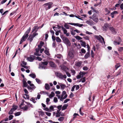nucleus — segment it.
<instances>
[{
    "instance_id": "nucleus-1",
    "label": "nucleus",
    "mask_w": 123,
    "mask_h": 123,
    "mask_svg": "<svg viewBox=\"0 0 123 123\" xmlns=\"http://www.w3.org/2000/svg\"><path fill=\"white\" fill-rule=\"evenodd\" d=\"M53 3L52 2H50L44 4L43 6H44L46 10L52 7Z\"/></svg>"
},
{
    "instance_id": "nucleus-2",
    "label": "nucleus",
    "mask_w": 123,
    "mask_h": 123,
    "mask_svg": "<svg viewBox=\"0 0 123 123\" xmlns=\"http://www.w3.org/2000/svg\"><path fill=\"white\" fill-rule=\"evenodd\" d=\"M55 74L58 77L62 79L64 78L65 79L67 77V76L65 74L63 75L62 74L60 73L57 72Z\"/></svg>"
},
{
    "instance_id": "nucleus-3",
    "label": "nucleus",
    "mask_w": 123,
    "mask_h": 123,
    "mask_svg": "<svg viewBox=\"0 0 123 123\" xmlns=\"http://www.w3.org/2000/svg\"><path fill=\"white\" fill-rule=\"evenodd\" d=\"M89 18L92 19L93 21L96 23H97L98 20L97 15L96 13H94L92 16L91 17H90Z\"/></svg>"
},
{
    "instance_id": "nucleus-4",
    "label": "nucleus",
    "mask_w": 123,
    "mask_h": 123,
    "mask_svg": "<svg viewBox=\"0 0 123 123\" xmlns=\"http://www.w3.org/2000/svg\"><path fill=\"white\" fill-rule=\"evenodd\" d=\"M63 41L64 43L66 44L67 46H70L71 43L70 41L67 37H65L63 38Z\"/></svg>"
},
{
    "instance_id": "nucleus-5",
    "label": "nucleus",
    "mask_w": 123,
    "mask_h": 123,
    "mask_svg": "<svg viewBox=\"0 0 123 123\" xmlns=\"http://www.w3.org/2000/svg\"><path fill=\"white\" fill-rule=\"evenodd\" d=\"M36 58V56L33 55H30L29 57H28L27 58V60L28 61L31 62H33L34 60Z\"/></svg>"
},
{
    "instance_id": "nucleus-6",
    "label": "nucleus",
    "mask_w": 123,
    "mask_h": 123,
    "mask_svg": "<svg viewBox=\"0 0 123 123\" xmlns=\"http://www.w3.org/2000/svg\"><path fill=\"white\" fill-rule=\"evenodd\" d=\"M109 26V24L108 23H106L104 25V26L103 27V31H107L108 29V28L110 27Z\"/></svg>"
},
{
    "instance_id": "nucleus-7",
    "label": "nucleus",
    "mask_w": 123,
    "mask_h": 123,
    "mask_svg": "<svg viewBox=\"0 0 123 123\" xmlns=\"http://www.w3.org/2000/svg\"><path fill=\"white\" fill-rule=\"evenodd\" d=\"M68 56L70 59H72L74 58V55L72 51H70L68 53Z\"/></svg>"
},
{
    "instance_id": "nucleus-8",
    "label": "nucleus",
    "mask_w": 123,
    "mask_h": 123,
    "mask_svg": "<svg viewBox=\"0 0 123 123\" xmlns=\"http://www.w3.org/2000/svg\"><path fill=\"white\" fill-rule=\"evenodd\" d=\"M50 66L54 68H56V65L54 62L52 61H50L49 62Z\"/></svg>"
},
{
    "instance_id": "nucleus-9",
    "label": "nucleus",
    "mask_w": 123,
    "mask_h": 123,
    "mask_svg": "<svg viewBox=\"0 0 123 123\" xmlns=\"http://www.w3.org/2000/svg\"><path fill=\"white\" fill-rule=\"evenodd\" d=\"M86 23L87 24L91 26L94 25V23L92 21L90 20L87 21L86 22Z\"/></svg>"
},
{
    "instance_id": "nucleus-10",
    "label": "nucleus",
    "mask_w": 123,
    "mask_h": 123,
    "mask_svg": "<svg viewBox=\"0 0 123 123\" xmlns=\"http://www.w3.org/2000/svg\"><path fill=\"white\" fill-rule=\"evenodd\" d=\"M75 63V65L76 66L80 67L81 66L82 62L81 61H79L78 62H76Z\"/></svg>"
},
{
    "instance_id": "nucleus-11",
    "label": "nucleus",
    "mask_w": 123,
    "mask_h": 123,
    "mask_svg": "<svg viewBox=\"0 0 123 123\" xmlns=\"http://www.w3.org/2000/svg\"><path fill=\"white\" fill-rule=\"evenodd\" d=\"M69 24L71 25H74V26H78L79 27H81L83 25V24H79L78 23H69Z\"/></svg>"
},
{
    "instance_id": "nucleus-12",
    "label": "nucleus",
    "mask_w": 123,
    "mask_h": 123,
    "mask_svg": "<svg viewBox=\"0 0 123 123\" xmlns=\"http://www.w3.org/2000/svg\"><path fill=\"white\" fill-rule=\"evenodd\" d=\"M61 67L62 70H63L65 71L68 69V68L66 66L63 65H61Z\"/></svg>"
},
{
    "instance_id": "nucleus-13",
    "label": "nucleus",
    "mask_w": 123,
    "mask_h": 123,
    "mask_svg": "<svg viewBox=\"0 0 123 123\" xmlns=\"http://www.w3.org/2000/svg\"><path fill=\"white\" fill-rule=\"evenodd\" d=\"M110 30L112 32V33L116 34L117 32L115 31V29L113 27H110L109 28Z\"/></svg>"
},
{
    "instance_id": "nucleus-14",
    "label": "nucleus",
    "mask_w": 123,
    "mask_h": 123,
    "mask_svg": "<svg viewBox=\"0 0 123 123\" xmlns=\"http://www.w3.org/2000/svg\"><path fill=\"white\" fill-rule=\"evenodd\" d=\"M80 42L81 43V46L85 47L86 46V42L82 40H80Z\"/></svg>"
},
{
    "instance_id": "nucleus-15",
    "label": "nucleus",
    "mask_w": 123,
    "mask_h": 123,
    "mask_svg": "<svg viewBox=\"0 0 123 123\" xmlns=\"http://www.w3.org/2000/svg\"><path fill=\"white\" fill-rule=\"evenodd\" d=\"M28 36V35L27 34H25L23 36L21 39L23 40L24 41H25L26 40Z\"/></svg>"
},
{
    "instance_id": "nucleus-16",
    "label": "nucleus",
    "mask_w": 123,
    "mask_h": 123,
    "mask_svg": "<svg viewBox=\"0 0 123 123\" xmlns=\"http://www.w3.org/2000/svg\"><path fill=\"white\" fill-rule=\"evenodd\" d=\"M90 56V51H88L84 56V58L86 59H87Z\"/></svg>"
},
{
    "instance_id": "nucleus-17",
    "label": "nucleus",
    "mask_w": 123,
    "mask_h": 123,
    "mask_svg": "<svg viewBox=\"0 0 123 123\" xmlns=\"http://www.w3.org/2000/svg\"><path fill=\"white\" fill-rule=\"evenodd\" d=\"M28 108V106L25 105L24 107L21 108V109H22L24 111H27Z\"/></svg>"
},
{
    "instance_id": "nucleus-18",
    "label": "nucleus",
    "mask_w": 123,
    "mask_h": 123,
    "mask_svg": "<svg viewBox=\"0 0 123 123\" xmlns=\"http://www.w3.org/2000/svg\"><path fill=\"white\" fill-rule=\"evenodd\" d=\"M61 86V89L62 90H64L65 88L66 87V85L64 84H59Z\"/></svg>"
},
{
    "instance_id": "nucleus-19",
    "label": "nucleus",
    "mask_w": 123,
    "mask_h": 123,
    "mask_svg": "<svg viewBox=\"0 0 123 123\" xmlns=\"http://www.w3.org/2000/svg\"><path fill=\"white\" fill-rule=\"evenodd\" d=\"M60 111L57 110L55 116L56 117H59L60 116L61 112H60Z\"/></svg>"
},
{
    "instance_id": "nucleus-20",
    "label": "nucleus",
    "mask_w": 123,
    "mask_h": 123,
    "mask_svg": "<svg viewBox=\"0 0 123 123\" xmlns=\"http://www.w3.org/2000/svg\"><path fill=\"white\" fill-rule=\"evenodd\" d=\"M37 26H34L32 28V32H33L34 31H35V32L36 33L39 29L37 28L36 27H37Z\"/></svg>"
},
{
    "instance_id": "nucleus-21",
    "label": "nucleus",
    "mask_w": 123,
    "mask_h": 123,
    "mask_svg": "<svg viewBox=\"0 0 123 123\" xmlns=\"http://www.w3.org/2000/svg\"><path fill=\"white\" fill-rule=\"evenodd\" d=\"M39 67L40 68H41L42 69H45L46 68V66L43 64L42 63H40L39 65Z\"/></svg>"
},
{
    "instance_id": "nucleus-22",
    "label": "nucleus",
    "mask_w": 123,
    "mask_h": 123,
    "mask_svg": "<svg viewBox=\"0 0 123 123\" xmlns=\"http://www.w3.org/2000/svg\"><path fill=\"white\" fill-rule=\"evenodd\" d=\"M68 106V105L67 104H65L62 107V110H63L66 109Z\"/></svg>"
},
{
    "instance_id": "nucleus-23",
    "label": "nucleus",
    "mask_w": 123,
    "mask_h": 123,
    "mask_svg": "<svg viewBox=\"0 0 123 123\" xmlns=\"http://www.w3.org/2000/svg\"><path fill=\"white\" fill-rule=\"evenodd\" d=\"M57 26L58 27V28H57V27H55V26H53V29H54V31H56L55 30H57V28H58V29H60L61 28H62V27H63V26H59V25H57Z\"/></svg>"
},
{
    "instance_id": "nucleus-24",
    "label": "nucleus",
    "mask_w": 123,
    "mask_h": 123,
    "mask_svg": "<svg viewBox=\"0 0 123 123\" xmlns=\"http://www.w3.org/2000/svg\"><path fill=\"white\" fill-rule=\"evenodd\" d=\"M45 88L46 90H48L49 89L50 87L49 85L48 84L46 83L45 84Z\"/></svg>"
},
{
    "instance_id": "nucleus-25",
    "label": "nucleus",
    "mask_w": 123,
    "mask_h": 123,
    "mask_svg": "<svg viewBox=\"0 0 123 123\" xmlns=\"http://www.w3.org/2000/svg\"><path fill=\"white\" fill-rule=\"evenodd\" d=\"M44 53L47 55L49 56L50 55L49 51V49L48 50L46 49L44 51Z\"/></svg>"
},
{
    "instance_id": "nucleus-26",
    "label": "nucleus",
    "mask_w": 123,
    "mask_h": 123,
    "mask_svg": "<svg viewBox=\"0 0 123 123\" xmlns=\"http://www.w3.org/2000/svg\"><path fill=\"white\" fill-rule=\"evenodd\" d=\"M86 74V73L84 71H80L79 73V74L80 75H81L82 78L83 77V76L84 75Z\"/></svg>"
},
{
    "instance_id": "nucleus-27",
    "label": "nucleus",
    "mask_w": 123,
    "mask_h": 123,
    "mask_svg": "<svg viewBox=\"0 0 123 123\" xmlns=\"http://www.w3.org/2000/svg\"><path fill=\"white\" fill-rule=\"evenodd\" d=\"M55 95L54 93L53 92H52L51 94H50L49 96V97L50 98H51L52 97H54Z\"/></svg>"
},
{
    "instance_id": "nucleus-28",
    "label": "nucleus",
    "mask_w": 123,
    "mask_h": 123,
    "mask_svg": "<svg viewBox=\"0 0 123 123\" xmlns=\"http://www.w3.org/2000/svg\"><path fill=\"white\" fill-rule=\"evenodd\" d=\"M33 38L31 36H30L28 37L27 40L30 41V43L33 40Z\"/></svg>"
},
{
    "instance_id": "nucleus-29",
    "label": "nucleus",
    "mask_w": 123,
    "mask_h": 123,
    "mask_svg": "<svg viewBox=\"0 0 123 123\" xmlns=\"http://www.w3.org/2000/svg\"><path fill=\"white\" fill-rule=\"evenodd\" d=\"M95 37L98 40L100 41L101 43H102L101 39L100 37L98 36H95Z\"/></svg>"
},
{
    "instance_id": "nucleus-30",
    "label": "nucleus",
    "mask_w": 123,
    "mask_h": 123,
    "mask_svg": "<svg viewBox=\"0 0 123 123\" xmlns=\"http://www.w3.org/2000/svg\"><path fill=\"white\" fill-rule=\"evenodd\" d=\"M120 66V65L119 63H117V64L115 66V70H117V68L119 67Z\"/></svg>"
},
{
    "instance_id": "nucleus-31",
    "label": "nucleus",
    "mask_w": 123,
    "mask_h": 123,
    "mask_svg": "<svg viewBox=\"0 0 123 123\" xmlns=\"http://www.w3.org/2000/svg\"><path fill=\"white\" fill-rule=\"evenodd\" d=\"M23 82V87H27L28 86V84L26 81H25L24 80Z\"/></svg>"
},
{
    "instance_id": "nucleus-32",
    "label": "nucleus",
    "mask_w": 123,
    "mask_h": 123,
    "mask_svg": "<svg viewBox=\"0 0 123 123\" xmlns=\"http://www.w3.org/2000/svg\"><path fill=\"white\" fill-rule=\"evenodd\" d=\"M90 118L92 120L94 121L95 120V118H94V116L92 115H90L89 116Z\"/></svg>"
},
{
    "instance_id": "nucleus-33",
    "label": "nucleus",
    "mask_w": 123,
    "mask_h": 123,
    "mask_svg": "<svg viewBox=\"0 0 123 123\" xmlns=\"http://www.w3.org/2000/svg\"><path fill=\"white\" fill-rule=\"evenodd\" d=\"M105 12L107 13L105 14V15H108L110 12V11L108 10V9L106 8L105 9Z\"/></svg>"
},
{
    "instance_id": "nucleus-34",
    "label": "nucleus",
    "mask_w": 123,
    "mask_h": 123,
    "mask_svg": "<svg viewBox=\"0 0 123 123\" xmlns=\"http://www.w3.org/2000/svg\"><path fill=\"white\" fill-rule=\"evenodd\" d=\"M29 75L33 78L34 79L36 77V75L35 74L33 73L30 74Z\"/></svg>"
},
{
    "instance_id": "nucleus-35",
    "label": "nucleus",
    "mask_w": 123,
    "mask_h": 123,
    "mask_svg": "<svg viewBox=\"0 0 123 123\" xmlns=\"http://www.w3.org/2000/svg\"><path fill=\"white\" fill-rule=\"evenodd\" d=\"M13 108L11 109V110L13 112L14 111H15L17 109L18 106H13L12 107Z\"/></svg>"
},
{
    "instance_id": "nucleus-36",
    "label": "nucleus",
    "mask_w": 123,
    "mask_h": 123,
    "mask_svg": "<svg viewBox=\"0 0 123 123\" xmlns=\"http://www.w3.org/2000/svg\"><path fill=\"white\" fill-rule=\"evenodd\" d=\"M31 30V27H29V28L25 32V34H27L28 35L29 34V33L30 31Z\"/></svg>"
},
{
    "instance_id": "nucleus-37",
    "label": "nucleus",
    "mask_w": 123,
    "mask_h": 123,
    "mask_svg": "<svg viewBox=\"0 0 123 123\" xmlns=\"http://www.w3.org/2000/svg\"><path fill=\"white\" fill-rule=\"evenodd\" d=\"M81 81L82 83H84L86 81V77H84V78H81L79 82Z\"/></svg>"
},
{
    "instance_id": "nucleus-38",
    "label": "nucleus",
    "mask_w": 123,
    "mask_h": 123,
    "mask_svg": "<svg viewBox=\"0 0 123 123\" xmlns=\"http://www.w3.org/2000/svg\"><path fill=\"white\" fill-rule=\"evenodd\" d=\"M91 8L92 10L94 12H95L96 13H99V12L98 10H97L95 9L94 8L92 7H91Z\"/></svg>"
},
{
    "instance_id": "nucleus-39",
    "label": "nucleus",
    "mask_w": 123,
    "mask_h": 123,
    "mask_svg": "<svg viewBox=\"0 0 123 123\" xmlns=\"http://www.w3.org/2000/svg\"><path fill=\"white\" fill-rule=\"evenodd\" d=\"M62 30L63 31L64 33V34H66L67 32V31L66 29L63 27H62Z\"/></svg>"
},
{
    "instance_id": "nucleus-40",
    "label": "nucleus",
    "mask_w": 123,
    "mask_h": 123,
    "mask_svg": "<svg viewBox=\"0 0 123 123\" xmlns=\"http://www.w3.org/2000/svg\"><path fill=\"white\" fill-rule=\"evenodd\" d=\"M56 41L57 42H61V40L58 37H56Z\"/></svg>"
},
{
    "instance_id": "nucleus-41",
    "label": "nucleus",
    "mask_w": 123,
    "mask_h": 123,
    "mask_svg": "<svg viewBox=\"0 0 123 123\" xmlns=\"http://www.w3.org/2000/svg\"><path fill=\"white\" fill-rule=\"evenodd\" d=\"M38 35V33H37L35 32L32 35H31V36L33 38H34L37 35Z\"/></svg>"
},
{
    "instance_id": "nucleus-42",
    "label": "nucleus",
    "mask_w": 123,
    "mask_h": 123,
    "mask_svg": "<svg viewBox=\"0 0 123 123\" xmlns=\"http://www.w3.org/2000/svg\"><path fill=\"white\" fill-rule=\"evenodd\" d=\"M71 34L73 35L74 36L75 34V30H73L71 31Z\"/></svg>"
},
{
    "instance_id": "nucleus-43",
    "label": "nucleus",
    "mask_w": 123,
    "mask_h": 123,
    "mask_svg": "<svg viewBox=\"0 0 123 123\" xmlns=\"http://www.w3.org/2000/svg\"><path fill=\"white\" fill-rule=\"evenodd\" d=\"M64 119V117H60L58 120L60 121H63Z\"/></svg>"
},
{
    "instance_id": "nucleus-44",
    "label": "nucleus",
    "mask_w": 123,
    "mask_h": 123,
    "mask_svg": "<svg viewBox=\"0 0 123 123\" xmlns=\"http://www.w3.org/2000/svg\"><path fill=\"white\" fill-rule=\"evenodd\" d=\"M41 63H42L44 65L46 66L48 65V62L47 61H45L43 62H41Z\"/></svg>"
},
{
    "instance_id": "nucleus-45",
    "label": "nucleus",
    "mask_w": 123,
    "mask_h": 123,
    "mask_svg": "<svg viewBox=\"0 0 123 123\" xmlns=\"http://www.w3.org/2000/svg\"><path fill=\"white\" fill-rule=\"evenodd\" d=\"M121 70L120 69L117 72V74L116 75V76H117L118 75H119L121 74Z\"/></svg>"
},
{
    "instance_id": "nucleus-46",
    "label": "nucleus",
    "mask_w": 123,
    "mask_h": 123,
    "mask_svg": "<svg viewBox=\"0 0 123 123\" xmlns=\"http://www.w3.org/2000/svg\"><path fill=\"white\" fill-rule=\"evenodd\" d=\"M21 112H18L16 113H15L14 114V115L15 116H18L20 115L21 114Z\"/></svg>"
},
{
    "instance_id": "nucleus-47",
    "label": "nucleus",
    "mask_w": 123,
    "mask_h": 123,
    "mask_svg": "<svg viewBox=\"0 0 123 123\" xmlns=\"http://www.w3.org/2000/svg\"><path fill=\"white\" fill-rule=\"evenodd\" d=\"M67 96H67V94H66V95H65L64 96V97L63 98H61L60 99V100L61 101H63V99H65L67 98Z\"/></svg>"
},
{
    "instance_id": "nucleus-48",
    "label": "nucleus",
    "mask_w": 123,
    "mask_h": 123,
    "mask_svg": "<svg viewBox=\"0 0 123 123\" xmlns=\"http://www.w3.org/2000/svg\"><path fill=\"white\" fill-rule=\"evenodd\" d=\"M30 101H32L33 103H35L36 102L35 100V98H32L30 99Z\"/></svg>"
},
{
    "instance_id": "nucleus-49",
    "label": "nucleus",
    "mask_w": 123,
    "mask_h": 123,
    "mask_svg": "<svg viewBox=\"0 0 123 123\" xmlns=\"http://www.w3.org/2000/svg\"><path fill=\"white\" fill-rule=\"evenodd\" d=\"M75 38L77 39L80 40V39H82V38L81 37H80L79 36H77L75 37Z\"/></svg>"
},
{
    "instance_id": "nucleus-50",
    "label": "nucleus",
    "mask_w": 123,
    "mask_h": 123,
    "mask_svg": "<svg viewBox=\"0 0 123 123\" xmlns=\"http://www.w3.org/2000/svg\"><path fill=\"white\" fill-rule=\"evenodd\" d=\"M27 87V88L29 90L34 89V88L33 87H31L29 86H28Z\"/></svg>"
},
{
    "instance_id": "nucleus-51",
    "label": "nucleus",
    "mask_w": 123,
    "mask_h": 123,
    "mask_svg": "<svg viewBox=\"0 0 123 123\" xmlns=\"http://www.w3.org/2000/svg\"><path fill=\"white\" fill-rule=\"evenodd\" d=\"M25 103L27 105H28L29 106H30V107L31 108H33V106L32 104L28 102H25Z\"/></svg>"
},
{
    "instance_id": "nucleus-52",
    "label": "nucleus",
    "mask_w": 123,
    "mask_h": 123,
    "mask_svg": "<svg viewBox=\"0 0 123 123\" xmlns=\"http://www.w3.org/2000/svg\"><path fill=\"white\" fill-rule=\"evenodd\" d=\"M62 106V105H60L59 106H58L57 107L58 109V110L60 111L61 109Z\"/></svg>"
},
{
    "instance_id": "nucleus-53",
    "label": "nucleus",
    "mask_w": 123,
    "mask_h": 123,
    "mask_svg": "<svg viewBox=\"0 0 123 123\" xmlns=\"http://www.w3.org/2000/svg\"><path fill=\"white\" fill-rule=\"evenodd\" d=\"M64 26L67 29H69V25H67L66 24H65L64 25Z\"/></svg>"
},
{
    "instance_id": "nucleus-54",
    "label": "nucleus",
    "mask_w": 123,
    "mask_h": 123,
    "mask_svg": "<svg viewBox=\"0 0 123 123\" xmlns=\"http://www.w3.org/2000/svg\"><path fill=\"white\" fill-rule=\"evenodd\" d=\"M56 57L60 59L62 57V56L61 54H59L57 55Z\"/></svg>"
},
{
    "instance_id": "nucleus-55",
    "label": "nucleus",
    "mask_w": 123,
    "mask_h": 123,
    "mask_svg": "<svg viewBox=\"0 0 123 123\" xmlns=\"http://www.w3.org/2000/svg\"><path fill=\"white\" fill-rule=\"evenodd\" d=\"M21 65L22 67L25 68H26V69H28V68H29L28 67H30V66H26L23 65L22 64H21Z\"/></svg>"
},
{
    "instance_id": "nucleus-56",
    "label": "nucleus",
    "mask_w": 123,
    "mask_h": 123,
    "mask_svg": "<svg viewBox=\"0 0 123 123\" xmlns=\"http://www.w3.org/2000/svg\"><path fill=\"white\" fill-rule=\"evenodd\" d=\"M13 117V115H10L9 117V120H10L12 119Z\"/></svg>"
},
{
    "instance_id": "nucleus-57",
    "label": "nucleus",
    "mask_w": 123,
    "mask_h": 123,
    "mask_svg": "<svg viewBox=\"0 0 123 123\" xmlns=\"http://www.w3.org/2000/svg\"><path fill=\"white\" fill-rule=\"evenodd\" d=\"M26 96V97L25 98V96H23V97L25 99H26V98H27L28 99H29V96L27 95V94H25Z\"/></svg>"
},
{
    "instance_id": "nucleus-58",
    "label": "nucleus",
    "mask_w": 123,
    "mask_h": 123,
    "mask_svg": "<svg viewBox=\"0 0 123 123\" xmlns=\"http://www.w3.org/2000/svg\"><path fill=\"white\" fill-rule=\"evenodd\" d=\"M40 114L42 116H43L44 114V112L42 111H41L39 112Z\"/></svg>"
},
{
    "instance_id": "nucleus-59",
    "label": "nucleus",
    "mask_w": 123,
    "mask_h": 123,
    "mask_svg": "<svg viewBox=\"0 0 123 123\" xmlns=\"http://www.w3.org/2000/svg\"><path fill=\"white\" fill-rule=\"evenodd\" d=\"M91 56L93 58L94 57V53L93 52L92 50H91Z\"/></svg>"
},
{
    "instance_id": "nucleus-60",
    "label": "nucleus",
    "mask_w": 123,
    "mask_h": 123,
    "mask_svg": "<svg viewBox=\"0 0 123 123\" xmlns=\"http://www.w3.org/2000/svg\"><path fill=\"white\" fill-rule=\"evenodd\" d=\"M54 101L55 103H56L58 101V100L57 98L56 97H55L54 98Z\"/></svg>"
},
{
    "instance_id": "nucleus-61",
    "label": "nucleus",
    "mask_w": 123,
    "mask_h": 123,
    "mask_svg": "<svg viewBox=\"0 0 123 123\" xmlns=\"http://www.w3.org/2000/svg\"><path fill=\"white\" fill-rule=\"evenodd\" d=\"M43 25H44V24H43L41 26H38V25H37V27H36V28H37V29L41 28H42L43 27Z\"/></svg>"
},
{
    "instance_id": "nucleus-62",
    "label": "nucleus",
    "mask_w": 123,
    "mask_h": 123,
    "mask_svg": "<svg viewBox=\"0 0 123 123\" xmlns=\"http://www.w3.org/2000/svg\"><path fill=\"white\" fill-rule=\"evenodd\" d=\"M49 110H50H50L52 111H54V108L53 107V106H50L49 108Z\"/></svg>"
},
{
    "instance_id": "nucleus-63",
    "label": "nucleus",
    "mask_w": 123,
    "mask_h": 123,
    "mask_svg": "<svg viewBox=\"0 0 123 123\" xmlns=\"http://www.w3.org/2000/svg\"><path fill=\"white\" fill-rule=\"evenodd\" d=\"M82 53H85L86 52V50L84 49H81Z\"/></svg>"
},
{
    "instance_id": "nucleus-64",
    "label": "nucleus",
    "mask_w": 123,
    "mask_h": 123,
    "mask_svg": "<svg viewBox=\"0 0 123 123\" xmlns=\"http://www.w3.org/2000/svg\"><path fill=\"white\" fill-rule=\"evenodd\" d=\"M118 50L120 51H121L123 50V47H120L118 49Z\"/></svg>"
}]
</instances>
